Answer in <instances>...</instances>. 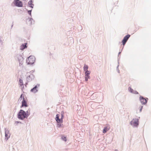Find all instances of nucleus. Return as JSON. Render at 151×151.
<instances>
[{"mask_svg":"<svg viewBox=\"0 0 151 151\" xmlns=\"http://www.w3.org/2000/svg\"><path fill=\"white\" fill-rule=\"evenodd\" d=\"M17 118L19 119L23 120L25 118L27 119L25 111L21 109L17 114Z\"/></svg>","mask_w":151,"mask_h":151,"instance_id":"f257e3e1","label":"nucleus"},{"mask_svg":"<svg viewBox=\"0 0 151 151\" xmlns=\"http://www.w3.org/2000/svg\"><path fill=\"white\" fill-rule=\"evenodd\" d=\"M64 112L63 111H62L61 112V117L60 119V114H57L55 118V120L57 123H63V119L64 118Z\"/></svg>","mask_w":151,"mask_h":151,"instance_id":"f03ea898","label":"nucleus"},{"mask_svg":"<svg viewBox=\"0 0 151 151\" xmlns=\"http://www.w3.org/2000/svg\"><path fill=\"white\" fill-rule=\"evenodd\" d=\"M13 3L15 6L18 7L23 6V3L21 1L19 0H14Z\"/></svg>","mask_w":151,"mask_h":151,"instance_id":"7ed1b4c3","label":"nucleus"},{"mask_svg":"<svg viewBox=\"0 0 151 151\" xmlns=\"http://www.w3.org/2000/svg\"><path fill=\"white\" fill-rule=\"evenodd\" d=\"M35 60V58L34 56H30L28 58L27 61L28 62V64L29 65H32L34 63Z\"/></svg>","mask_w":151,"mask_h":151,"instance_id":"20e7f679","label":"nucleus"},{"mask_svg":"<svg viewBox=\"0 0 151 151\" xmlns=\"http://www.w3.org/2000/svg\"><path fill=\"white\" fill-rule=\"evenodd\" d=\"M139 121L138 119H134L131 121V124L135 127H137L138 125Z\"/></svg>","mask_w":151,"mask_h":151,"instance_id":"39448f33","label":"nucleus"},{"mask_svg":"<svg viewBox=\"0 0 151 151\" xmlns=\"http://www.w3.org/2000/svg\"><path fill=\"white\" fill-rule=\"evenodd\" d=\"M40 86V84H37L33 88L31 89L30 91L34 93H37L38 91V88H39Z\"/></svg>","mask_w":151,"mask_h":151,"instance_id":"423d86ee","label":"nucleus"},{"mask_svg":"<svg viewBox=\"0 0 151 151\" xmlns=\"http://www.w3.org/2000/svg\"><path fill=\"white\" fill-rule=\"evenodd\" d=\"M35 78V76L33 74H31L29 76H27V82H26L25 84H27V82L31 81L32 80L34 79Z\"/></svg>","mask_w":151,"mask_h":151,"instance_id":"0eeeda50","label":"nucleus"},{"mask_svg":"<svg viewBox=\"0 0 151 151\" xmlns=\"http://www.w3.org/2000/svg\"><path fill=\"white\" fill-rule=\"evenodd\" d=\"M28 106L27 104V103L26 99H25L24 97H23V100L22 101V105H21L20 107H22L24 106L25 107H27Z\"/></svg>","mask_w":151,"mask_h":151,"instance_id":"6e6552de","label":"nucleus"},{"mask_svg":"<svg viewBox=\"0 0 151 151\" xmlns=\"http://www.w3.org/2000/svg\"><path fill=\"white\" fill-rule=\"evenodd\" d=\"M130 35H127L124 37L122 41V44L124 46L125 45L126 42H127L129 37H130Z\"/></svg>","mask_w":151,"mask_h":151,"instance_id":"1a4fd4ad","label":"nucleus"},{"mask_svg":"<svg viewBox=\"0 0 151 151\" xmlns=\"http://www.w3.org/2000/svg\"><path fill=\"white\" fill-rule=\"evenodd\" d=\"M28 24L30 25H31L32 24H34L35 23V21L31 17H28L27 19Z\"/></svg>","mask_w":151,"mask_h":151,"instance_id":"9d476101","label":"nucleus"},{"mask_svg":"<svg viewBox=\"0 0 151 151\" xmlns=\"http://www.w3.org/2000/svg\"><path fill=\"white\" fill-rule=\"evenodd\" d=\"M27 43H25L22 44L20 47V50H23L24 49L27 47Z\"/></svg>","mask_w":151,"mask_h":151,"instance_id":"9b49d317","label":"nucleus"},{"mask_svg":"<svg viewBox=\"0 0 151 151\" xmlns=\"http://www.w3.org/2000/svg\"><path fill=\"white\" fill-rule=\"evenodd\" d=\"M90 73V71H87L85 72V80L87 81L88 79L90 78L89 74Z\"/></svg>","mask_w":151,"mask_h":151,"instance_id":"f8f14e48","label":"nucleus"},{"mask_svg":"<svg viewBox=\"0 0 151 151\" xmlns=\"http://www.w3.org/2000/svg\"><path fill=\"white\" fill-rule=\"evenodd\" d=\"M33 0H30L28 2V6L32 9L33 8V6H34Z\"/></svg>","mask_w":151,"mask_h":151,"instance_id":"ddd939ff","label":"nucleus"},{"mask_svg":"<svg viewBox=\"0 0 151 151\" xmlns=\"http://www.w3.org/2000/svg\"><path fill=\"white\" fill-rule=\"evenodd\" d=\"M140 100L142 104H145L147 102V100L142 97H140Z\"/></svg>","mask_w":151,"mask_h":151,"instance_id":"4468645a","label":"nucleus"},{"mask_svg":"<svg viewBox=\"0 0 151 151\" xmlns=\"http://www.w3.org/2000/svg\"><path fill=\"white\" fill-rule=\"evenodd\" d=\"M110 129L109 127H107L104 128L103 130V132L104 133H106L107 131H108Z\"/></svg>","mask_w":151,"mask_h":151,"instance_id":"2eb2a0df","label":"nucleus"},{"mask_svg":"<svg viewBox=\"0 0 151 151\" xmlns=\"http://www.w3.org/2000/svg\"><path fill=\"white\" fill-rule=\"evenodd\" d=\"M18 60L19 63L20 65H22V61L23 60V57L22 56H20L19 58H18Z\"/></svg>","mask_w":151,"mask_h":151,"instance_id":"dca6fc26","label":"nucleus"},{"mask_svg":"<svg viewBox=\"0 0 151 151\" xmlns=\"http://www.w3.org/2000/svg\"><path fill=\"white\" fill-rule=\"evenodd\" d=\"M129 91L132 93L135 94H138V93L136 91H134L131 87H129Z\"/></svg>","mask_w":151,"mask_h":151,"instance_id":"f3484780","label":"nucleus"},{"mask_svg":"<svg viewBox=\"0 0 151 151\" xmlns=\"http://www.w3.org/2000/svg\"><path fill=\"white\" fill-rule=\"evenodd\" d=\"M25 113H26V116L27 117V118L28 116L30 114V109H29L28 110L26 111H25Z\"/></svg>","mask_w":151,"mask_h":151,"instance_id":"a211bd4d","label":"nucleus"},{"mask_svg":"<svg viewBox=\"0 0 151 151\" xmlns=\"http://www.w3.org/2000/svg\"><path fill=\"white\" fill-rule=\"evenodd\" d=\"M88 66L86 64H85L84 65V67H83L84 70V71H85V72L87 71H88Z\"/></svg>","mask_w":151,"mask_h":151,"instance_id":"6ab92c4d","label":"nucleus"},{"mask_svg":"<svg viewBox=\"0 0 151 151\" xmlns=\"http://www.w3.org/2000/svg\"><path fill=\"white\" fill-rule=\"evenodd\" d=\"M5 139L6 140H8L9 138L10 137V134H5Z\"/></svg>","mask_w":151,"mask_h":151,"instance_id":"aec40b11","label":"nucleus"},{"mask_svg":"<svg viewBox=\"0 0 151 151\" xmlns=\"http://www.w3.org/2000/svg\"><path fill=\"white\" fill-rule=\"evenodd\" d=\"M61 139L62 140H63L65 142H66L67 141L66 137L64 136H62Z\"/></svg>","mask_w":151,"mask_h":151,"instance_id":"412c9836","label":"nucleus"},{"mask_svg":"<svg viewBox=\"0 0 151 151\" xmlns=\"http://www.w3.org/2000/svg\"><path fill=\"white\" fill-rule=\"evenodd\" d=\"M5 134H10L9 131L8 129H6V128L5 129Z\"/></svg>","mask_w":151,"mask_h":151,"instance_id":"4be33fe9","label":"nucleus"},{"mask_svg":"<svg viewBox=\"0 0 151 151\" xmlns=\"http://www.w3.org/2000/svg\"><path fill=\"white\" fill-rule=\"evenodd\" d=\"M19 83L20 86H21L23 85V81L22 79H21L20 78L19 79Z\"/></svg>","mask_w":151,"mask_h":151,"instance_id":"5701e85b","label":"nucleus"},{"mask_svg":"<svg viewBox=\"0 0 151 151\" xmlns=\"http://www.w3.org/2000/svg\"><path fill=\"white\" fill-rule=\"evenodd\" d=\"M142 106H139L137 107V109L139 110V111L141 112L142 110Z\"/></svg>","mask_w":151,"mask_h":151,"instance_id":"b1692460","label":"nucleus"},{"mask_svg":"<svg viewBox=\"0 0 151 151\" xmlns=\"http://www.w3.org/2000/svg\"><path fill=\"white\" fill-rule=\"evenodd\" d=\"M27 11L28 13L29 14L31 17H32L31 12L32 10L31 9L30 10H28L27 9Z\"/></svg>","mask_w":151,"mask_h":151,"instance_id":"393cba45","label":"nucleus"},{"mask_svg":"<svg viewBox=\"0 0 151 151\" xmlns=\"http://www.w3.org/2000/svg\"><path fill=\"white\" fill-rule=\"evenodd\" d=\"M61 123H58L57 124V126L58 127H62V125H63V124Z\"/></svg>","mask_w":151,"mask_h":151,"instance_id":"a878e982","label":"nucleus"},{"mask_svg":"<svg viewBox=\"0 0 151 151\" xmlns=\"http://www.w3.org/2000/svg\"><path fill=\"white\" fill-rule=\"evenodd\" d=\"M69 39L71 41V42H73L74 40L73 38L72 37H70L69 38Z\"/></svg>","mask_w":151,"mask_h":151,"instance_id":"bb28decb","label":"nucleus"},{"mask_svg":"<svg viewBox=\"0 0 151 151\" xmlns=\"http://www.w3.org/2000/svg\"><path fill=\"white\" fill-rule=\"evenodd\" d=\"M23 97H24V95H23V94H22L21 96H20V98H19V100L20 99V100H21L22 99V98L23 99Z\"/></svg>","mask_w":151,"mask_h":151,"instance_id":"cd10ccee","label":"nucleus"},{"mask_svg":"<svg viewBox=\"0 0 151 151\" xmlns=\"http://www.w3.org/2000/svg\"><path fill=\"white\" fill-rule=\"evenodd\" d=\"M18 123L21 124L22 122H21L16 121L15 122V124H17Z\"/></svg>","mask_w":151,"mask_h":151,"instance_id":"c85d7f7f","label":"nucleus"},{"mask_svg":"<svg viewBox=\"0 0 151 151\" xmlns=\"http://www.w3.org/2000/svg\"><path fill=\"white\" fill-rule=\"evenodd\" d=\"M14 25V24H13V22L12 23V26H11V29H12L13 27V26Z\"/></svg>","mask_w":151,"mask_h":151,"instance_id":"c756f323","label":"nucleus"},{"mask_svg":"<svg viewBox=\"0 0 151 151\" xmlns=\"http://www.w3.org/2000/svg\"><path fill=\"white\" fill-rule=\"evenodd\" d=\"M115 151H117V150H115Z\"/></svg>","mask_w":151,"mask_h":151,"instance_id":"7c9ffc66","label":"nucleus"}]
</instances>
